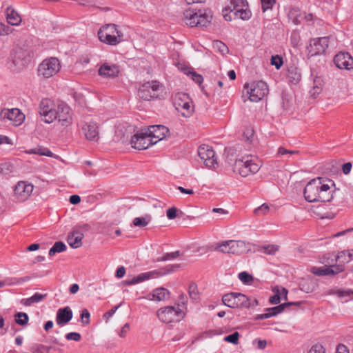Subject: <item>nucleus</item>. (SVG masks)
<instances>
[{"label": "nucleus", "instance_id": "1", "mask_svg": "<svg viewBox=\"0 0 353 353\" xmlns=\"http://www.w3.org/2000/svg\"><path fill=\"white\" fill-rule=\"evenodd\" d=\"M334 183L332 180L323 177L312 179L305 185L303 191L305 199L312 202H329L333 198L332 187Z\"/></svg>", "mask_w": 353, "mask_h": 353}, {"label": "nucleus", "instance_id": "2", "mask_svg": "<svg viewBox=\"0 0 353 353\" xmlns=\"http://www.w3.org/2000/svg\"><path fill=\"white\" fill-rule=\"evenodd\" d=\"M234 12L236 18L242 20H248L251 17V12L248 8V3L246 0H230L229 3L223 10V15L226 21H231L232 17L230 12Z\"/></svg>", "mask_w": 353, "mask_h": 353}, {"label": "nucleus", "instance_id": "3", "mask_svg": "<svg viewBox=\"0 0 353 353\" xmlns=\"http://www.w3.org/2000/svg\"><path fill=\"white\" fill-rule=\"evenodd\" d=\"M261 167V162L255 157L248 155L236 159L233 170L243 177L258 172Z\"/></svg>", "mask_w": 353, "mask_h": 353}, {"label": "nucleus", "instance_id": "4", "mask_svg": "<svg viewBox=\"0 0 353 353\" xmlns=\"http://www.w3.org/2000/svg\"><path fill=\"white\" fill-rule=\"evenodd\" d=\"M223 304L231 308H249L258 304L255 299H250L241 293L231 292L223 296Z\"/></svg>", "mask_w": 353, "mask_h": 353}, {"label": "nucleus", "instance_id": "5", "mask_svg": "<svg viewBox=\"0 0 353 353\" xmlns=\"http://www.w3.org/2000/svg\"><path fill=\"white\" fill-rule=\"evenodd\" d=\"M123 33L115 24H108L101 28L98 32L99 39L106 44L115 46L123 41Z\"/></svg>", "mask_w": 353, "mask_h": 353}, {"label": "nucleus", "instance_id": "6", "mask_svg": "<svg viewBox=\"0 0 353 353\" xmlns=\"http://www.w3.org/2000/svg\"><path fill=\"white\" fill-rule=\"evenodd\" d=\"M61 68V64L58 58H46L39 64L37 74L40 77L49 79L57 74Z\"/></svg>", "mask_w": 353, "mask_h": 353}, {"label": "nucleus", "instance_id": "7", "mask_svg": "<svg viewBox=\"0 0 353 353\" xmlns=\"http://www.w3.org/2000/svg\"><path fill=\"white\" fill-rule=\"evenodd\" d=\"M244 90L252 102L261 101L268 93V87L263 81H254L244 85Z\"/></svg>", "mask_w": 353, "mask_h": 353}, {"label": "nucleus", "instance_id": "8", "mask_svg": "<svg viewBox=\"0 0 353 353\" xmlns=\"http://www.w3.org/2000/svg\"><path fill=\"white\" fill-rule=\"evenodd\" d=\"M179 268V265L178 264H174V265H168L163 268L155 270L153 271L148 272L142 273L137 276L133 278L131 280H127L125 281L126 285H134L137 283H139L140 282H143L144 281L153 279V278H157L163 275H165L168 273H170L173 271H174L176 269Z\"/></svg>", "mask_w": 353, "mask_h": 353}, {"label": "nucleus", "instance_id": "9", "mask_svg": "<svg viewBox=\"0 0 353 353\" xmlns=\"http://www.w3.org/2000/svg\"><path fill=\"white\" fill-rule=\"evenodd\" d=\"M185 23L191 26H206L211 21L212 16L205 12L199 10L194 12L190 10H185L183 13Z\"/></svg>", "mask_w": 353, "mask_h": 353}, {"label": "nucleus", "instance_id": "10", "mask_svg": "<svg viewBox=\"0 0 353 353\" xmlns=\"http://www.w3.org/2000/svg\"><path fill=\"white\" fill-rule=\"evenodd\" d=\"M157 314L159 319L165 323L178 322L185 316L183 310L175 306L161 307L158 310Z\"/></svg>", "mask_w": 353, "mask_h": 353}, {"label": "nucleus", "instance_id": "11", "mask_svg": "<svg viewBox=\"0 0 353 353\" xmlns=\"http://www.w3.org/2000/svg\"><path fill=\"white\" fill-rule=\"evenodd\" d=\"M173 104L175 108L181 112L185 117H190L193 111L191 99L188 94L183 92H178L173 97Z\"/></svg>", "mask_w": 353, "mask_h": 353}, {"label": "nucleus", "instance_id": "12", "mask_svg": "<svg viewBox=\"0 0 353 353\" xmlns=\"http://www.w3.org/2000/svg\"><path fill=\"white\" fill-rule=\"evenodd\" d=\"M198 154L206 167L215 169L218 166L215 152L211 146L205 144L200 145Z\"/></svg>", "mask_w": 353, "mask_h": 353}, {"label": "nucleus", "instance_id": "13", "mask_svg": "<svg viewBox=\"0 0 353 353\" xmlns=\"http://www.w3.org/2000/svg\"><path fill=\"white\" fill-rule=\"evenodd\" d=\"M159 83L157 81L145 82L140 86L138 95L139 98L145 101L156 99L159 96Z\"/></svg>", "mask_w": 353, "mask_h": 353}, {"label": "nucleus", "instance_id": "14", "mask_svg": "<svg viewBox=\"0 0 353 353\" xmlns=\"http://www.w3.org/2000/svg\"><path fill=\"white\" fill-rule=\"evenodd\" d=\"M34 186L27 181H19L14 188L13 197L17 202L26 201L32 194Z\"/></svg>", "mask_w": 353, "mask_h": 353}, {"label": "nucleus", "instance_id": "15", "mask_svg": "<svg viewBox=\"0 0 353 353\" xmlns=\"http://www.w3.org/2000/svg\"><path fill=\"white\" fill-rule=\"evenodd\" d=\"M59 123L63 127L71 125L73 121V112L70 108L65 103L57 104V117Z\"/></svg>", "mask_w": 353, "mask_h": 353}, {"label": "nucleus", "instance_id": "16", "mask_svg": "<svg viewBox=\"0 0 353 353\" xmlns=\"http://www.w3.org/2000/svg\"><path fill=\"white\" fill-rule=\"evenodd\" d=\"M328 47V38L312 39L307 46L308 54L311 57L323 53Z\"/></svg>", "mask_w": 353, "mask_h": 353}, {"label": "nucleus", "instance_id": "17", "mask_svg": "<svg viewBox=\"0 0 353 353\" xmlns=\"http://www.w3.org/2000/svg\"><path fill=\"white\" fill-rule=\"evenodd\" d=\"M132 147L137 150H145L153 145L152 139L149 137L147 132H138L133 135L130 140Z\"/></svg>", "mask_w": 353, "mask_h": 353}, {"label": "nucleus", "instance_id": "18", "mask_svg": "<svg viewBox=\"0 0 353 353\" xmlns=\"http://www.w3.org/2000/svg\"><path fill=\"white\" fill-rule=\"evenodd\" d=\"M1 117L3 119L10 121L15 126L21 125L25 119V115L18 108L3 110L1 112Z\"/></svg>", "mask_w": 353, "mask_h": 353}, {"label": "nucleus", "instance_id": "19", "mask_svg": "<svg viewBox=\"0 0 353 353\" xmlns=\"http://www.w3.org/2000/svg\"><path fill=\"white\" fill-rule=\"evenodd\" d=\"M147 132L149 137L152 139L153 145L158 141L163 139L169 133V130L167 127L162 125H156L150 126Z\"/></svg>", "mask_w": 353, "mask_h": 353}, {"label": "nucleus", "instance_id": "20", "mask_svg": "<svg viewBox=\"0 0 353 353\" xmlns=\"http://www.w3.org/2000/svg\"><path fill=\"white\" fill-rule=\"evenodd\" d=\"M336 66L340 69H353V58L347 52H339L334 59Z\"/></svg>", "mask_w": 353, "mask_h": 353}, {"label": "nucleus", "instance_id": "21", "mask_svg": "<svg viewBox=\"0 0 353 353\" xmlns=\"http://www.w3.org/2000/svg\"><path fill=\"white\" fill-rule=\"evenodd\" d=\"M82 131L88 140L97 141L99 139V126L96 123L93 121L85 123L82 126Z\"/></svg>", "mask_w": 353, "mask_h": 353}, {"label": "nucleus", "instance_id": "22", "mask_svg": "<svg viewBox=\"0 0 353 353\" xmlns=\"http://www.w3.org/2000/svg\"><path fill=\"white\" fill-rule=\"evenodd\" d=\"M299 304H300L299 302H290V303L280 304L279 305H277V306H275L273 307L267 308L265 310L266 312L259 314L258 316L257 319H265L276 316L278 314L281 313L284 310L285 307H288V306L292 305H299Z\"/></svg>", "mask_w": 353, "mask_h": 353}, {"label": "nucleus", "instance_id": "23", "mask_svg": "<svg viewBox=\"0 0 353 353\" xmlns=\"http://www.w3.org/2000/svg\"><path fill=\"white\" fill-rule=\"evenodd\" d=\"M230 254H241L250 250V243L244 241L229 240Z\"/></svg>", "mask_w": 353, "mask_h": 353}, {"label": "nucleus", "instance_id": "24", "mask_svg": "<svg viewBox=\"0 0 353 353\" xmlns=\"http://www.w3.org/2000/svg\"><path fill=\"white\" fill-rule=\"evenodd\" d=\"M72 311L70 307L60 308L57 312L56 323L59 325L67 324L72 318Z\"/></svg>", "mask_w": 353, "mask_h": 353}, {"label": "nucleus", "instance_id": "25", "mask_svg": "<svg viewBox=\"0 0 353 353\" xmlns=\"http://www.w3.org/2000/svg\"><path fill=\"white\" fill-rule=\"evenodd\" d=\"M98 73L100 76L104 77L114 78L119 73V69L115 64L105 63L101 65L98 70Z\"/></svg>", "mask_w": 353, "mask_h": 353}, {"label": "nucleus", "instance_id": "26", "mask_svg": "<svg viewBox=\"0 0 353 353\" xmlns=\"http://www.w3.org/2000/svg\"><path fill=\"white\" fill-rule=\"evenodd\" d=\"M5 14L8 24L13 26H18L21 24L22 19L12 6H8L6 9Z\"/></svg>", "mask_w": 353, "mask_h": 353}, {"label": "nucleus", "instance_id": "27", "mask_svg": "<svg viewBox=\"0 0 353 353\" xmlns=\"http://www.w3.org/2000/svg\"><path fill=\"white\" fill-rule=\"evenodd\" d=\"M170 292L163 288H157L152 293L148 294V299L151 301H161L168 299Z\"/></svg>", "mask_w": 353, "mask_h": 353}, {"label": "nucleus", "instance_id": "28", "mask_svg": "<svg viewBox=\"0 0 353 353\" xmlns=\"http://www.w3.org/2000/svg\"><path fill=\"white\" fill-rule=\"evenodd\" d=\"M300 289L306 292H312L317 287L316 279L312 277L303 279L299 283Z\"/></svg>", "mask_w": 353, "mask_h": 353}, {"label": "nucleus", "instance_id": "29", "mask_svg": "<svg viewBox=\"0 0 353 353\" xmlns=\"http://www.w3.org/2000/svg\"><path fill=\"white\" fill-rule=\"evenodd\" d=\"M287 77L290 83H298L301 79L299 69L294 66L290 67L288 70Z\"/></svg>", "mask_w": 353, "mask_h": 353}, {"label": "nucleus", "instance_id": "30", "mask_svg": "<svg viewBox=\"0 0 353 353\" xmlns=\"http://www.w3.org/2000/svg\"><path fill=\"white\" fill-rule=\"evenodd\" d=\"M83 234L74 232L68 238V243L72 248H79L82 245Z\"/></svg>", "mask_w": 353, "mask_h": 353}, {"label": "nucleus", "instance_id": "31", "mask_svg": "<svg viewBox=\"0 0 353 353\" xmlns=\"http://www.w3.org/2000/svg\"><path fill=\"white\" fill-rule=\"evenodd\" d=\"M47 296L46 294H41L39 292L35 293L32 296L28 299H23L21 300V303L26 306H30L34 303H39Z\"/></svg>", "mask_w": 353, "mask_h": 353}, {"label": "nucleus", "instance_id": "32", "mask_svg": "<svg viewBox=\"0 0 353 353\" xmlns=\"http://www.w3.org/2000/svg\"><path fill=\"white\" fill-rule=\"evenodd\" d=\"M41 117L47 123H50L56 120L57 117V107L56 108V105L54 104L53 108L49 109Z\"/></svg>", "mask_w": 353, "mask_h": 353}, {"label": "nucleus", "instance_id": "33", "mask_svg": "<svg viewBox=\"0 0 353 353\" xmlns=\"http://www.w3.org/2000/svg\"><path fill=\"white\" fill-rule=\"evenodd\" d=\"M310 272L317 276H327L330 275V273H332L333 271L329 266L324 265L321 267H311L310 269Z\"/></svg>", "mask_w": 353, "mask_h": 353}, {"label": "nucleus", "instance_id": "34", "mask_svg": "<svg viewBox=\"0 0 353 353\" xmlns=\"http://www.w3.org/2000/svg\"><path fill=\"white\" fill-rule=\"evenodd\" d=\"M26 153L39 154L50 157H54V154L48 148L44 147H38L36 148L31 149L28 151H26Z\"/></svg>", "mask_w": 353, "mask_h": 353}, {"label": "nucleus", "instance_id": "35", "mask_svg": "<svg viewBox=\"0 0 353 353\" xmlns=\"http://www.w3.org/2000/svg\"><path fill=\"white\" fill-rule=\"evenodd\" d=\"M54 105V101L50 99H42L39 104L40 116H42L46 112L49 110V109L53 108Z\"/></svg>", "mask_w": 353, "mask_h": 353}, {"label": "nucleus", "instance_id": "36", "mask_svg": "<svg viewBox=\"0 0 353 353\" xmlns=\"http://www.w3.org/2000/svg\"><path fill=\"white\" fill-rule=\"evenodd\" d=\"M151 221L150 215H145L141 217H136L133 219V225L136 227L143 228L147 226L149 223Z\"/></svg>", "mask_w": 353, "mask_h": 353}, {"label": "nucleus", "instance_id": "37", "mask_svg": "<svg viewBox=\"0 0 353 353\" xmlns=\"http://www.w3.org/2000/svg\"><path fill=\"white\" fill-rule=\"evenodd\" d=\"M66 250V245L61 241L56 242L49 250V255L54 256L56 253H60Z\"/></svg>", "mask_w": 353, "mask_h": 353}, {"label": "nucleus", "instance_id": "38", "mask_svg": "<svg viewBox=\"0 0 353 353\" xmlns=\"http://www.w3.org/2000/svg\"><path fill=\"white\" fill-rule=\"evenodd\" d=\"M212 47L214 50L218 51L223 55L227 54L229 51L228 46L221 41H214Z\"/></svg>", "mask_w": 353, "mask_h": 353}, {"label": "nucleus", "instance_id": "39", "mask_svg": "<svg viewBox=\"0 0 353 353\" xmlns=\"http://www.w3.org/2000/svg\"><path fill=\"white\" fill-rule=\"evenodd\" d=\"M228 244L229 240L218 243L216 244L214 250L222 253L230 254V248Z\"/></svg>", "mask_w": 353, "mask_h": 353}, {"label": "nucleus", "instance_id": "40", "mask_svg": "<svg viewBox=\"0 0 353 353\" xmlns=\"http://www.w3.org/2000/svg\"><path fill=\"white\" fill-rule=\"evenodd\" d=\"M29 320L28 316L26 313L18 312L15 314V321L20 325H25L28 323Z\"/></svg>", "mask_w": 353, "mask_h": 353}, {"label": "nucleus", "instance_id": "41", "mask_svg": "<svg viewBox=\"0 0 353 353\" xmlns=\"http://www.w3.org/2000/svg\"><path fill=\"white\" fill-rule=\"evenodd\" d=\"M239 279L244 284H250L254 278L252 275L248 274L247 272H241L238 274Z\"/></svg>", "mask_w": 353, "mask_h": 353}, {"label": "nucleus", "instance_id": "42", "mask_svg": "<svg viewBox=\"0 0 353 353\" xmlns=\"http://www.w3.org/2000/svg\"><path fill=\"white\" fill-rule=\"evenodd\" d=\"M323 86V80L320 77L314 79V85L312 88V94H319Z\"/></svg>", "mask_w": 353, "mask_h": 353}, {"label": "nucleus", "instance_id": "43", "mask_svg": "<svg viewBox=\"0 0 353 353\" xmlns=\"http://www.w3.org/2000/svg\"><path fill=\"white\" fill-rule=\"evenodd\" d=\"M181 255V253L179 251H176L170 253H165L160 258H158L157 259V261H165L169 260H173L177 257H179Z\"/></svg>", "mask_w": 353, "mask_h": 353}, {"label": "nucleus", "instance_id": "44", "mask_svg": "<svg viewBox=\"0 0 353 353\" xmlns=\"http://www.w3.org/2000/svg\"><path fill=\"white\" fill-rule=\"evenodd\" d=\"M13 32L14 29L10 26L0 23V36H7L11 34Z\"/></svg>", "mask_w": 353, "mask_h": 353}, {"label": "nucleus", "instance_id": "45", "mask_svg": "<svg viewBox=\"0 0 353 353\" xmlns=\"http://www.w3.org/2000/svg\"><path fill=\"white\" fill-rule=\"evenodd\" d=\"M188 293L191 299H196L198 298L199 292L197 285L194 283H192L189 285Z\"/></svg>", "mask_w": 353, "mask_h": 353}, {"label": "nucleus", "instance_id": "46", "mask_svg": "<svg viewBox=\"0 0 353 353\" xmlns=\"http://www.w3.org/2000/svg\"><path fill=\"white\" fill-rule=\"evenodd\" d=\"M270 63L279 70L283 64V59L279 55L272 56L270 59Z\"/></svg>", "mask_w": 353, "mask_h": 353}, {"label": "nucleus", "instance_id": "47", "mask_svg": "<svg viewBox=\"0 0 353 353\" xmlns=\"http://www.w3.org/2000/svg\"><path fill=\"white\" fill-rule=\"evenodd\" d=\"M239 336H240L239 333L238 332H235L232 333V334L226 336L224 338V341L231 343H233V344H237Z\"/></svg>", "mask_w": 353, "mask_h": 353}, {"label": "nucleus", "instance_id": "48", "mask_svg": "<svg viewBox=\"0 0 353 353\" xmlns=\"http://www.w3.org/2000/svg\"><path fill=\"white\" fill-rule=\"evenodd\" d=\"M264 253L270 255H274L279 250V246L276 245H268L263 247Z\"/></svg>", "mask_w": 353, "mask_h": 353}, {"label": "nucleus", "instance_id": "49", "mask_svg": "<svg viewBox=\"0 0 353 353\" xmlns=\"http://www.w3.org/2000/svg\"><path fill=\"white\" fill-rule=\"evenodd\" d=\"M269 206L267 204L263 203L260 207L254 210V214L258 216L264 215L269 212Z\"/></svg>", "mask_w": 353, "mask_h": 353}, {"label": "nucleus", "instance_id": "50", "mask_svg": "<svg viewBox=\"0 0 353 353\" xmlns=\"http://www.w3.org/2000/svg\"><path fill=\"white\" fill-rule=\"evenodd\" d=\"M307 353H326L325 350L323 345L320 344H315L312 345L309 350Z\"/></svg>", "mask_w": 353, "mask_h": 353}, {"label": "nucleus", "instance_id": "51", "mask_svg": "<svg viewBox=\"0 0 353 353\" xmlns=\"http://www.w3.org/2000/svg\"><path fill=\"white\" fill-rule=\"evenodd\" d=\"M187 303H188V297L185 294H181L179 295V296L178 298L176 307H178V308L185 307Z\"/></svg>", "mask_w": 353, "mask_h": 353}, {"label": "nucleus", "instance_id": "52", "mask_svg": "<svg viewBox=\"0 0 353 353\" xmlns=\"http://www.w3.org/2000/svg\"><path fill=\"white\" fill-rule=\"evenodd\" d=\"M330 268L333 271L332 273H330V275H335L340 272H342L344 271V264H339V265H334L329 266Z\"/></svg>", "mask_w": 353, "mask_h": 353}, {"label": "nucleus", "instance_id": "53", "mask_svg": "<svg viewBox=\"0 0 353 353\" xmlns=\"http://www.w3.org/2000/svg\"><path fill=\"white\" fill-rule=\"evenodd\" d=\"M261 8L263 12L268 9H271L274 3V0H261Z\"/></svg>", "mask_w": 353, "mask_h": 353}, {"label": "nucleus", "instance_id": "54", "mask_svg": "<svg viewBox=\"0 0 353 353\" xmlns=\"http://www.w3.org/2000/svg\"><path fill=\"white\" fill-rule=\"evenodd\" d=\"M90 312L88 310L84 309L81 314V321L83 324L88 325L90 323Z\"/></svg>", "mask_w": 353, "mask_h": 353}, {"label": "nucleus", "instance_id": "55", "mask_svg": "<svg viewBox=\"0 0 353 353\" xmlns=\"http://www.w3.org/2000/svg\"><path fill=\"white\" fill-rule=\"evenodd\" d=\"M81 334L78 332H70L65 335L67 340H72L74 341H79L81 340Z\"/></svg>", "mask_w": 353, "mask_h": 353}, {"label": "nucleus", "instance_id": "56", "mask_svg": "<svg viewBox=\"0 0 353 353\" xmlns=\"http://www.w3.org/2000/svg\"><path fill=\"white\" fill-rule=\"evenodd\" d=\"M298 150H288L283 147H280L278 150V154L279 155H285V154H298Z\"/></svg>", "mask_w": 353, "mask_h": 353}, {"label": "nucleus", "instance_id": "57", "mask_svg": "<svg viewBox=\"0 0 353 353\" xmlns=\"http://www.w3.org/2000/svg\"><path fill=\"white\" fill-rule=\"evenodd\" d=\"M177 209L174 207L167 210L166 215L169 219H174L176 217Z\"/></svg>", "mask_w": 353, "mask_h": 353}, {"label": "nucleus", "instance_id": "58", "mask_svg": "<svg viewBox=\"0 0 353 353\" xmlns=\"http://www.w3.org/2000/svg\"><path fill=\"white\" fill-rule=\"evenodd\" d=\"M190 74L192 77V79L196 83L201 84L203 82V78L201 74H199L195 72H191Z\"/></svg>", "mask_w": 353, "mask_h": 353}, {"label": "nucleus", "instance_id": "59", "mask_svg": "<svg viewBox=\"0 0 353 353\" xmlns=\"http://www.w3.org/2000/svg\"><path fill=\"white\" fill-rule=\"evenodd\" d=\"M130 330V325L128 323H125L123 327L121 328V331L119 333V336L121 337H125L126 336V334Z\"/></svg>", "mask_w": 353, "mask_h": 353}, {"label": "nucleus", "instance_id": "60", "mask_svg": "<svg viewBox=\"0 0 353 353\" xmlns=\"http://www.w3.org/2000/svg\"><path fill=\"white\" fill-rule=\"evenodd\" d=\"M345 259H347V253L346 251H341L337 254L336 261H339L343 264L342 261Z\"/></svg>", "mask_w": 353, "mask_h": 353}, {"label": "nucleus", "instance_id": "61", "mask_svg": "<svg viewBox=\"0 0 353 353\" xmlns=\"http://www.w3.org/2000/svg\"><path fill=\"white\" fill-rule=\"evenodd\" d=\"M125 274V268L123 266H121L117 270L115 276H116V277L121 279V278L123 277Z\"/></svg>", "mask_w": 353, "mask_h": 353}, {"label": "nucleus", "instance_id": "62", "mask_svg": "<svg viewBox=\"0 0 353 353\" xmlns=\"http://www.w3.org/2000/svg\"><path fill=\"white\" fill-rule=\"evenodd\" d=\"M352 169V163L348 162L343 165L342 170L345 174H347L350 172Z\"/></svg>", "mask_w": 353, "mask_h": 353}, {"label": "nucleus", "instance_id": "63", "mask_svg": "<svg viewBox=\"0 0 353 353\" xmlns=\"http://www.w3.org/2000/svg\"><path fill=\"white\" fill-rule=\"evenodd\" d=\"M69 201L72 204H78L81 201V198L79 195L74 194L70 196Z\"/></svg>", "mask_w": 353, "mask_h": 353}, {"label": "nucleus", "instance_id": "64", "mask_svg": "<svg viewBox=\"0 0 353 353\" xmlns=\"http://www.w3.org/2000/svg\"><path fill=\"white\" fill-rule=\"evenodd\" d=\"M336 353H349V352L344 345H339Z\"/></svg>", "mask_w": 353, "mask_h": 353}]
</instances>
